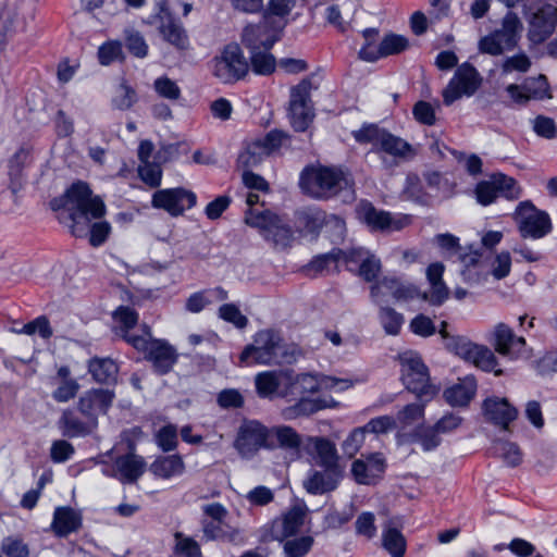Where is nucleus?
Here are the masks:
<instances>
[{
  "instance_id": "nucleus-59",
  "label": "nucleus",
  "mask_w": 557,
  "mask_h": 557,
  "mask_svg": "<svg viewBox=\"0 0 557 557\" xmlns=\"http://www.w3.org/2000/svg\"><path fill=\"white\" fill-rule=\"evenodd\" d=\"M16 332L24 333L27 335H33L36 332H38L40 337H42L44 339L50 338L53 334L49 320L46 315H40L36 318L35 320L26 323L22 330H18Z\"/></svg>"
},
{
  "instance_id": "nucleus-56",
  "label": "nucleus",
  "mask_w": 557,
  "mask_h": 557,
  "mask_svg": "<svg viewBox=\"0 0 557 557\" xmlns=\"http://www.w3.org/2000/svg\"><path fill=\"white\" fill-rule=\"evenodd\" d=\"M1 553L7 557H28L29 548L21 539L7 536L1 542Z\"/></svg>"
},
{
  "instance_id": "nucleus-46",
  "label": "nucleus",
  "mask_w": 557,
  "mask_h": 557,
  "mask_svg": "<svg viewBox=\"0 0 557 557\" xmlns=\"http://www.w3.org/2000/svg\"><path fill=\"white\" fill-rule=\"evenodd\" d=\"M440 431L433 426H420L412 433L413 442L421 444L424 451L434 450L442 442Z\"/></svg>"
},
{
  "instance_id": "nucleus-23",
  "label": "nucleus",
  "mask_w": 557,
  "mask_h": 557,
  "mask_svg": "<svg viewBox=\"0 0 557 557\" xmlns=\"http://www.w3.org/2000/svg\"><path fill=\"white\" fill-rule=\"evenodd\" d=\"M298 221L311 234H317L323 225H332L337 237L342 238L345 232V221L337 215H327L323 210L309 208L298 213Z\"/></svg>"
},
{
  "instance_id": "nucleus-40",
  "label": "nucleus",
  "mask_w": 557,
  "mask_h": 557,
  "mask_svg": "<svg viewBox=\"0 0 557 557\" xmlns=\"http://www.w3.org/2000/svg\"><path fill=\"white\" fill-rule=\"evenodd\" d=\"M249 67L257 75L269 76L271 75L276 67V59L271 52L261 51L258 49L256 51L249 52Z\"/></svg>"
},
{
  "instance_id": "nucleus-21",
  "label": "nucleus",
  "mask_w": 557,
  "mask_h": 557,
  "mask_svg": "<svg viewBox=\"0 0 557 557\" xmlns=\"http://www.w3.org/2000/svg\"><path fill=\"white\" fill-rule=\"evenodd\" d=\"M114 392L104 388H92L81 396L78 400V410L92 421L94 426L97 424L98 413H107L112 406Z\"/></svg>"
},
{
  "instance_id": "nucleus-15",
  "label": "nucleus",
  "mask_w": 557,
  "mask_h": 557,
  "mask_svg": "<svg viewBox=\"0 0 557 557\" xmlns=\"http://www.w3.org/2000/svg\"><path fill=\"white\" fill-rule=\"evenodd\" d=\"M306 510L301 507H293L284 515L282 520H274L271 527L261 535L262 542L284 541L297 534L304 524Z\"/></svg>"
},
{
  "instance_id": "nucleus-18",
  "label": "nucleus",
  "mask_w": 557,
  "mask_h": 557,
  "mask_svg": "<svg viewBox=\"0 0 557 557\" xmlns=\"http://www.w3.org/2000/svg\"><path fill=\"white\" fill-rule=\"evenodd\" d=\"M556 24V8L553 4L542 5L530 20L529 40L534 45L544 42L554 33Z\"/></svg>"
},
{
  "instance_id": "nucleus-12",
  "label": "nucleus",
  "mask_w": 557,
  "mask_h": 557,
  "mask_svg": "<svg viewBox=\"0 0 557 557\" xmlns=\"http://www.w3.org/2000/svg\"><path fill=\"white\" fill-rule=\"evenodd\" d=\"M159 32L162 38L178 50L189 48L188 35L182 23L177 21L168 8L165 0L158 2Z\"/></svg>"
},
{
  "instance_id": "nucleus-13",
  "label": "nucleus",
  "mask_w": 557,
  "mask_h": 557,
  "mask_svg": "<svg viewBox=\"0 0 557 557\" xmlns=\"http://www.w3.org/2000/svg\"><path fill=\"white\" fill-rule=\"evenodd\" d=\"M310 469L302 482L304 488L311 495H323L337 488L343 479L342 467H320Z\"/></svg>"
},
{
  "instance_id": "nucleus-30",
  "label": "nucleus",
  "mask_w": 557,
  "mask_h": 557,
  "mask_svg": "<svg viewBox=\"0 0 557 557\" xmlns=\"http://www.w3.org/2000/svg\"><path fill=\"white\" fill-rule=\"evenodd\" d=\"M476 381L473 375H467L459 383L444 391L445 400L453 407H466L474 397Z\"/></svg>"
},
{
  "instance_id": "nucleus-33",
  "label": "nucleus",
  "mask_w": 557,
  "mask_h": 557,
  "mask_svg": "<svg viewBox=\"0 0 557 557\" xmlns=\"http://www.w3.org/2000/svg\"><path fill=\"white\" fill-rule=\"evenodd\" d=\"M29 160V152L21 148L9 160L10 189L17 194L25 183L24 169Z\"/></svg>"
},
{
  "instance_id": "nucleus-37",
  "label": "nucleus",
  "mask_w": 557,
  "mask_h": 557,
  "mask_svg": "<svg viewBox=\"0 0 557 557\" xmlns=\"http://www.w3.org/2000/svg\"><path fill=\"white\" fill-rule=\"evenodd\" d=\"M379 152H385L395 158H407L413 154V148L408 141L386 131L377 147Z\"/></svg>"
},
{
  "instance_id": "nucleus-6",
  "label": "nucleus",
  "mask_w": 557,
  "mask_h": 557,
  "mask_svg": "<svg viewBox=\"0 0 557 557\" xmlns=\"http://www.w3.org/2000/svg\"><path fill=\"white\" fill-rule=\"evenodd\" d=\"M212 62L213 75L224 84H234L249 72V62L236 42L226 45Z\"/></svg>"
},
{
  "instance_id": "nucleus-51",
  "label": "nucleus",
  "mask_w": 557,
  "mask_h": 557,
  "mask_svg": "<svg viewBox=\"0 0 557 557\" xmlns=\"http://www.w3.org/2000/svg\"><path fill=\"white\" fill-rule=\"evenodd\" d=\"M138 175L151 188H157L161 185L162 170L157 161L143 163L138 168Z\"/></svg>"
},
{
  "instance_id": "nucleus-61",
  "label": "nucleus",
  "mask_w": 557,
  "mask_h": 557,
  "mask_svg": "<svg viewBox=\"0 0 557 557\" xmlns=\"http://www.w3.org/2000/svg\"><path fill=\"white\" fill-rule=\"evenodd\" d=\"M397 428L396 419L391 416H381L371 419L362 426L366 433L383 434Z\"/></svg>"
},
{
  "instance_id": "nucleus-48",
  "label": "nucleus",
  "mask_w": 557,
  "mask_h": 557,
  "mask_svg": "<svg viewBox=\"0 0 557 557\" xmlns=\"http://www.w3.org/2000/svg\"><path fill=\"white\" fill-rule=\"evenodd\" d=\"M314 540L310 535H304L284 543L285 557H305L312 548Z\"/></svg>"
},
{
  "instance_id": "nucleus-39",
  "label": "nucleus",
  "mask_w": 557,
  "mask_h": 557,
  "mask_svg": "<svg viewBox=\"0 0 557 557\" xmlns=\"http://www.w3.org/2000/svg\"><path fill=\"white\" fill-rule=\"evenodd\" d=\"M342 249L333 248L331 251L326 253L317 255L312 258V260L304 268V271L307 274H321L324 271L330 270L332 265L337 267L338 261H341Z\"/></svg>"
},
{
  "instance_id": "nucleus-45",
  "label": "nucleus",
  "mask_w": 557,
  "mask_h": 557,
  "mask_svg": "<svg viewBox=\"0 0 557 557\" xmlns=\"http://www.w3.org/2000/svg\"><path fill=\"white\" fill-rule=\"evenodd\" d=\"M136 102V90L127 85L126 81L123 79L115 90V96L111 100L112 108L120 111H126L129 110Z\"/></svg>"
},
{
  "instance_id": "nucleus-43",
  "label": "nucleus",
  "mask_w": 557,
  "mask_h": 557,
  "mask_svg": "<svg viewBox=\"0 0 557 557\" xmlns=\"http://www.w3.org/2000/svg\"><path fill=\"white\" fill-rule=\"evenodd\" d=\"M383 547L392 557H404L406 553V539L396 528H387L382 534Z\"/></svg>"
},
{
  "instance_id": "nucleus-3",
  "label": "nucleus",
  "mask_w": 557,
  "mask_h": 557,
  "mask_svg": "<svg viewBox=\"0 0 557 557\" xmlns=\"http://www.w3.org/2000/svg\"><path fill=\"white\" fill-rule=\"evenodd\" d=\"M401 367V381L407 391L414 394L420 401H430L438 388L430 383L428 367L421 357L413 352H406L399 357Z\"/></svg>"
},
{
  "instance_id": "nucleus-41",
  "label": "nucleus",
  "mask_w": 557,
  "mask_h": 557,
  "mask_svg": "<svg viewBox=\"0 0 557 557\" xmlns=\"http://www.w3.org/2000/svg\"><path fill=\"white\" fill-rule=\"evenodd\" d=\"M403 196L421 206L431 205V196L423 190L420 177L414 173H409L407 175Z\"/></svg>"
},
{
  "instance_id": "nucleus-49",
  "label": "nucleus",
  "mask_w": 557,
  "mask_h": 557,
  "mask_svg": "<svg viewBox=\"0 0 557 557\" xmlns=\"http://www.w3.org/2000/svg\"><path fill=\"white\" fill-rule=\"evenodd\" d=\"M380 321L387 334L397 335L404 323V317L391 307H381Z\"/></svg>"
},
{
  "instance_id": "nucleus-19",
  "label": "nucleus",
  "mask_w": 557,
  "mask_h": 557,
  "mask_svg": "<svg viewBox=\"0 0 557 557\" xmlns=\"http://www.w3.org/2000/svg\"><path fill=\"white\" fill-rule=\"evenodd\" d=\"M305 438L295 429L288 425L270 428L268 449L281 448L289 454L293 459L301 457Z\"/></svg>"
},
{
  "instance_id": "nucleus-32",
  "label": "nucleus",
  "mask_w": 557,
  "mask_h": 557,
  "mask_svg": "<svg viewBox=\"0 0 557 557\" xmlns=\"http://www.w3.org/2000/svg\"><path fill=\"white\" fill-rule=\"evenodd\" d=\"M455 84L460 88L465 96H472L482 84V77L478 70L470 63L461 64L454 75Z\"/></svg>"
},
{
  "instance_id": "nucleus-29",
  "label": "nucleus",
  "mask_w": 557,
  "mask_h": 557,
  "mask_svg": "<svg viewBox=\"0 0 557 557\" xmlns=\"http://www.w3.org/2000/svg\"><path fill=\"white\" fill-rule=\"evenodd\" d=\"M114 465L119 472V480L122 483L128 484L136 483L146 468L145 459L134 453L117 456L114 460Z\"/></svg>"
},
{
  "instance_id": "nucleus-27",
  "label": "nucleus",
  "mask_w": 557,
  "mask_h": 557,
  "mask_svg": "<svg viewBox=\"0 0 557 557\" xmlns=\"http://www.w3.org/2000/svg\"><path fill=\"white\" fill-rule=\"evenodd\" d=\"M482 409L488 421L507 430L517 419L518 410L511 406L507 398L490 397L483 401Z\"/></svg>"
},
{
  "instance_id": "nucleus-25",
  "label": "nucleus",
  "mask_w": 557,
  "mask_h": 557,
  "mask_svg": "<svg viewBox=\"0 0 557 557\" xmlns=\"http://www.w3.org/2000/svg\"><path fill=\"white\" fill-rule=\"evenodd\" d=\"M304 450L311 455L318 467H341L335 444L325 437H305Z\"/></svg>"
},
{
  "instance_id": "nucleus-42",
  "label": "nucleus",
  "mask_w": 557,
  "mask_h": 557,
  "mask_svg": "<svg viewBox=\"0 0 557 557\" xmlns=\"http://www.w3.org/2000/svg\"><path fill=\"white\" fill-rule=\"evenodd\" d=\"M269 154L264 148L257 141H252L246 146L244 151L238 154L237 166L243 170H250L259 165Z\"/></svg>"
},
{
  "instance_id": "nucleus-35",
  "label": "nucleus",
  "mask_w": 557,
  "mask_h": 557,
  "mask_svg": "<svg viewBox=\"0 0 557 557\" xmlns=\"http://www.w3.org/2000/svg\"><path fill=\"white\" fill-rule=\"evenodd\" d=\"M295 4L296 0H269L267 5L263 4V9L260 12L262 14L263 22L272 25V20L277 17L283 22L274 28L282 30L287 24L284 20L289 15Z\"/></svg>"
},
{
  "instance_id": "nucleus-52",
  "label": "nucleus",
  "mask_w": 557,
  "mask_h": 557,
  "mask_svg": "<svg viewBox=\"0 0 557 557\" xmlns=\"http://www.w3.org/2000/svg\"><path fill=\"white\" fill-rule=\"evenodd\" d=\"M496 450L509 467H517L522 461V453L516 443L498 441Z\"/></svg>"
},
{
  "instance_id": "nucleus-10",
  "label": "nucleus",
  "mask_w": 557,
  "mask_h": 557,
  "mask_svg": "<svg viewBox=\"0 0 557 557\" xmlns=\"http://www.w3.org/2000/svg\"><path fill=\"white\" fill-rule=\"evenodd\" d=\"M196 202V194L183 187L159 189L151 199L153 208L162 209L172 216L182 215L186 209L195 207Z\"/></svg>"
},
{
  "instance_id": "nucleus-26",
  "label": "nucleus",
  "mask_w": 557,
  "mask_h": 557,
  "mask_svg": "<svg viewBox=\"0 0 557 557\" xmlns=\"http://www.w3.org/2000/svg\"><path fill=\"white\" fill-rule=\"evenodd\" d=\"M357 215L361 222L372 231L400 230L399 221H394L391 213L376 209L370 201L363 200L357 208Z\"/></svg>"
},
{
  "instance_id": "nucleus-60",
  "label": "nucleus",
  "mask_w": 557,
  "mask_h": 557,
  "mask_svg": "<svg viewBox=\"0 0 557 557\" xmlns=\"http://www.w3.org/2000/svg\"><path fill=\"white\" fill-rule=\"evenodd\" d=\"M125 46L129 53L136 58H145L148 54V45L139 32H128L125 38Z\"/></svg>"
},
{
  "instance_id": "nucleus-47",
  "label": "nucleus",
  "mask_w": 557,
  "mask_h": 557,
  "mask_svg": "<svg viewBox=\"0 0 557 557\" xmlns=\"http://www.w3.org/2000/svg\"><path fill=\"white\" fill-rule=\"evenodd\" d=\"M471 355L469 362L486 372L493 371L498 363L494 352L483 345L475 344Z\"/></svg>"
},
{
  "instance_id": "nucleus-5",
  "label": "nucleus",
  "mask_w": 557,
  "mask_h": 557,
  "mask_svg": "<svg viewBox=\"0 0 557 557\" xmlns=\"http://www.w3.org/2000/svg\"><path fill=\"white\" fill-rule=\"evenodd\" d=\"M245 222L247 225L258 228L261 236L276 248H287L294 240V233L290 226L284 223L277 214L269 210L255 212L252 209H249Z\"/></svg>"
},
{
  "instance_id": "nucleus-36",
  "label": "nucleus",
  "mask_w": 557,
  "mask_h": 557,
  "mask_svg": "<svg viewBox=\"0 0 557 557\" xmlns=\"http://www.w3.org/2000/svg\"><path fill=\"white\" fill-rule=\"evenodd\" d=\"M184 470L185 463L180 455L160 456L150 465V471L162 479L181 475Z\"/></svg>"
},
{
  "instance_id": "nucleus-58",
  "label": "nucleus",
  "mask_w": 557,
  "mask_h": 557,
  "mask_svg": "<svg viewBox=\"0 0 557 557\" xmlns=\"http://www.w3.org/2000/svg\"><path fill=\"white\" fill-rule=\"evenodd\" d=\"M424 405L422 404H409L398 411L396 422L398 421L403 426L411 425L418 420L423 418Z\"/></svg>"
},
{
  "instance_id": "nucleus-11",
  "label": "nucleus",
  "mask_w": 557,
  "mask_h": 557,
  "mask_svg": "<svg viewBox=\"0 0 557 557\" xmlns=\"http://www.w3.org/2000/svg\"><path fill=\"white\" fill-rule=\"evenodd\" d=\"M269 432L270 429L257 420H244L234 446L243 456L256 454L261 448L268 449Z\"/></svg>"
},
{
  "instance_id": "nucleus-7",
  "label": "nucleus",
  "mask_w": 557,
  "mask_h": 557,
  "mask_svg": "<svg viewBox=\"0 0 557 557\" xmlns=\"http://www.w3.org/2000/svg\"><path fill=\"white\" fill-rule=\"evenodd\" d=\"M515 220L523 238H542L552 231L549 215L545 211L536 209L530 200L522 201L517 206Z\"/></svg>"
},
{
  "instance_id": "nucleus-50",
  "label": "nucleus",
  "mask_w": 557,
  "mask_h": 557,
  "mask_svg": "<svg viewBox=\"0 0 557 557\" xmlns=\"http://www.w3.org/2000/svg\"><path fill=\"white\" fill-rule=\"evenodd\" d=\"M156 444L164 451H172L177 447V428L174 424H166L156 433Z\"/></svg>"
},
{
  "instance_id": "nucleus-54",
  "label": "nucleus",
  "mask_w": 557,
  "mask_h": 557,
  "mask_svg": "<svg viewBox=\"0 0 557 557\" xmlns=\"http://www.w3.org/2000/svg\"><path fill=\"white\" fill-rule=\"evenodd\" d=\"M280 382L272 372L259 373L256 376V388L260 397H271L278 389Z\"/></svg>"
},
{
  "instance_id": "nucleus-64",
  "label": "nucleus",
  "mask_w": 557,
  "mask_h": 557,
  "mask_svg": "<svg viewBox=\"0 0 557 557\" xmlns=\"http://www.w3.org/2000/svg\"><path fill=\"white\" fill-rule=\"evenodd\" d=\"M175 537L177 540L175 546L177 555L182 557H201L200 546L195 540L183 537L181 533H176Z\"/></svg>"
},
{
  "instance_id": "nucleus-31",
  "label": "nucleus",
  "mask_w": 557,
  "mask_h": 557,
  "mask_svg": "<svg viewBox=\"0 0 557 557\" xmlns=\"http://www.w3.org/2000/svg\"><path fill=\"white\" fill-rule=\"evenodd\" d=\"M408 47L409 40L405 36L389 33L385 35L381 42L377 45L376 54L367 53L366 51H363V54H367L366 58L369 60V62H375L388 55L399 54L407 50Z\"/></svg>"
},
{
  "instance_id": "nucleus-4",
  "label": "nucleus",
  "mask_w": 557,
  "mask_h": 557,
  "mask_svg": "<svg viewBox=\"0 0 557 557\" xmlns=\"http://www.w3.org/2000/svg\"><path fill=\"white\" fill-rule=\"evenodd\" d=\"M523 30L519 16L508 11L502 21V27L482 37L479 49L490 55H500L505 51H511L518 47Z\"/></svg>"
},
{
  "instance_id": "nucleus-24",
  "label": "nucleus",
  "mask_w": 557,
  "mask_h": 557,
  "mask_svg": "<svg viewBox=\"0 0 557 557\" xmlns=\"http://www.w3.org/2000/svg\"><path fill=\"white\" fill-rule=\"evenodd\" d=\"M144 358L151 363L154 373L165 375L172 371L177 362L178 354L169 342L157 339L152 342L149 352Z\"/></svg>"
},
{
  "instance_id": "nucleus-20",
  "label": "nucleus",
  "mask_w": 557,
  "mask_h": 557,
  "mask_svg": "<svg viewBox=\"0 0 557 557\" xmlns=\"http://www.w3.org/2000/svg\"><path fill=\"white\" fill-rule=\"evenodd\" d=\"M386 460L381 453H373L367 460L357 459L351 465V474L358 484L375 485L383 478Z\"/></svg>"
},
{
  "instance_id": "nucleus-1",
  "label": "nucleus",
  "mask_w": 557,
  "mask_h": 557,
  "mask_svg": "<svg viewBox=\"0 0 557 557\" xmlns=\"http://www.w3.org/2000/svg\"><path fill=\"white\" fill-rule=\"evenodd\" d=\"M302 191L315 199H329L339 193H345L346 198L354 199V180L342 170L320 166H307L299 178Z\"/></svg>"
},
{
  "instance_id": "nucleus-22",
  "label": "nucleus",
  "mask_w": 557,
  "mask_h": 557,
  "mask_svg": "<svg viewBox=\"0 0 557 557\" xmlns=\"http://www.w3.org/2000/svg\"><path fill=\"white\" fill-rule=\"evenodd\" d=\"M92 190L89 185L83 181H77L73 183L65 193L50 200V208L53 211H59L61 209H67L69 213L72 210H81V212H86L87 200L91 198Z\"/></svg>"
},
{
  "instance_id": "nucleus-8",
  "label": "nucleus",
  "mask_w": 557,
  "mask_h": 557,
  "mask_svg": "<svg viewBox=\"0 0 557 557\" xmlns=\"http://www.w3.org/2000/svg\"><path fill=\"white\" fill-rule=\"evenodd\" d=\"M475 199L482 206H488L498 197L508 200H516L521 196V188L513 177L505 174H494L488 181H481L476 184Z\"/></svg>"
},
{
  "instance_id": "nucleus-9",
  "label": "nucleus",
  "mask_w": 557,
  "mask_h": 557,
  "mask_svg": "<svg viewBox=\"0 0 557 557\" xmlns=\"http://www.w3.org/2000/svg\"><path fill=\"white\" fill-rule=\"evenodd\" d=\"M311 88V78L306 77L290 89L289 117L296 132H305L313 120L314 114L310 107Z\"/></svg>"
},
{
  "instance_id": "nucleus-57",
  "label": "nucleus",
  "mask_w": 557,
  "mask_h": 557,
  "mask_svg": "<svg viewBox=\"0 0 557 557\" xmlns=\"http://www.w3.org/2000/svg\"><path fill=\"white\" fill-rule=\"evenodd\" d=\"M219 317L224 321L234 324L237 329H245L248 324V319L234 304L222 305L219 308Z\"/></svg>"
},
{
  "instance_id": "nucleus-2",
  "label": "nucleus",
  "mask_w": 557,
  "mask_h": 557,
  "mask_svg": "<svg viewBox=\"0 0 557 557\" xmlns=\"http://www.w3.org/2000/svg\"><path fill=\"white\" fill-rule=\"evenodd\" d=\"M294 354L288 351L283 338L272 330H263L256 334L253 344L247 345L239 356L242 364H283L292 363Z\"/></svg>"
},
{
  "instance_id": "nucleus-53",
  "label": "nucleus",
  "mask_w": 557,
  "mask_h": 557,
  "mask_svg": "<svg viewBox=\"0 0 557 557\" xmlns=\"http://www.w3.org/2000/svg\"><path fill=\"white\" fill-rule=\"evenodd\" d=\"M263 38V29L260 25H247L242 33L240 39L242 45L248 50V52L261 49Z\"/></svg>"
},
{
  "instance_id": "nucleus-38",
  "label": "nucleus",
  "mask_w": 557,
  "mask_h": 557,
  "mask_svg": "<svg viewBox=\"0 0 557 557\" xmlns=\"http://www.w3.org/2000/svg\"><path fill=\"white\" fill-rule=\"evenodd\" d=\"M59 426L62 434L66 437L86 436L91 432L90 426L78 419L72 410H64L60 420Z\"/></svg>"
},
{
  "instance_id": "nucleus-28",
  "label": "nucleus",
  "mask_w": 557,
  "mask_h": 557,
  "mask_svg": "<svg viewBox=\"0 0 557 557\" xmlns=\"http://www.w3.org/2000/svg\"><path fill=\"white\" fill-rule=\"evenodd\" d=\"M83 517L72 507H57L53 513L51 529L58 537H66L82 527Z\"/></svg>"
},
{
  "instance_id": "nucleus-63",
  "label": "nucleus",
  "mask_w": 557,
  "mask_h": 557,
  "mask_svg": "<svg viewBox=\"0 0 557 557\" xmlns=\"http://www.w3.org/2000/svg\"><path fill=\"white\" fill-rule=\"evenodd\" d=\"M153 86L156 91L163 98L177 100L181 97V89L177 84L166 76L157 78Z\"/></svg>"
},
{
  "instance_id": "nucleus-62",
  "label": "nucleus",
  "mask_w": 557,
  "mask_h": 557,
  "mask_svg": "<svg viewBox=\"0 0 557 557\" xmlns=\"http://www.w3.org/2000/svg\"><path fill=\"white\" fill-rule=\"evenodd\" d=\"M531 64L532 63L529 57L525 53L521 52L512 57L506 58L502 64V72L504 74H508L513 71L525 73L530 70Z\"/></svg>"
},
{
  "instance_id": "nucleus-17",
  "label": "nucleus",
  "mask_w": 557,
  "mask_h": 557,
  "mask_svg": "<svg viewBox=\"0 0 557 557\" xmlns=\"http://www.w3.org/2000/svg\"><path fill=\"white\" fill-rule=\"evenodd\" d=\"M548 88L546 76L540 74L537 77L527 78L521 85H508L506 91L515 103L525 106L531 99L549 98Z\"/></svg>"
},
{
  "instance_id": "nucleus-14",
  "label": "nucleus",
  "mask_w": 557,
  "mask_h": 557,
  "mask_svg": "<svg viewBox=\"0 0 557 557\" xmlns=\"http://www.w3.org/2000/svg\"><path fill=\"white\" fill-rule=\"evenodd\" d=\"M494 348L503 356L510 359L528 358L527 342L522 336H517L506 323H498L494 329Z\"/></svg>"
},
{
  "instance_id": "nucleus-34",
  "label": "nucleus",
  "mask_w": 557,
  "mask_h": 557,
  "mask_svg": "<svg viewBox=\"0 0 557 557\" xmlns=\"http://www.w3.org/2000/svg\"><path fill=\"white\" fill-rule=\"evenodd\" d=\"M88 372L100 384H110L116 381L117 364L111 358H91L88 361Z\"/></svg>"
},
{
  "instance_id": "nucleus-16",
  "label": "nucleus",
  "mask_w": 557,
  "mask_h": 557,
  "mask_svg": "<svg viewBox=\"0 0 557 557\" xmlns=\"http://www.w3.org/2000/svg\"><path fill=\"white\" fill-rule=\"evenodd\" d=\"M86 212L81 210H72L65 219L70 222L71 234L77 238H82L89 234L91 219H100L106 213V205L99 196H92L87 200Z\"/></svg>"
},
{
  "instance_id": "nucleus-44",
  "label": "nucleus",
  "mask_w": 557,
  "mask_h": 557,
  "mask_svg": "<svg viewBox=\"0 0 557 557\" xmlns=\"http://www.w3.org/2000/svg\"><path fill=\"white\" fill-rule=\"evenodd\" d=\"M386 129L380 128L376 124H363L358 131L352 132L355 140L359 144H372V152L377 153V147Z\"/></svg>"
},
{
  "instance_id": "nucleus-55",
  "label": "nucleus",
  "mask_w": 557,
  "mask_h": 557,
  "mask_svg": "<svg viewBox=\"0 0 557 557\" xmlns=\"http://www.w3.org/2000/svg\"><path fill=\"white\" fill-rule=\"evenodd\" d=\"M474 346L475 344L465 336H453V338L447 339V344L445 345L447 350L461 357L466 361L470 360Z\"/></svg>"
}]
</instances>
